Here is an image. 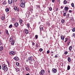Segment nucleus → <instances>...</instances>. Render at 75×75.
<instances>
[{
  "label": "nucleus",
  "mask_w": 75,
  "mask_h": 75,
  "mask_svg": "<svg viewBox=\"0 0 75 75\" xmlns=\"http://www.w3.org/2000/svg\"><path fill=\"white\" fill-rule=\"evenodd\" d=\"M9 55H14L16 54V52L14 51H11L9 52Z\"/></svg>",
  "instance_id": "obj_2"
},
{
  "label": "nucleus",
  "mask_w": 75,
  "mask_h": 75,
  "mask_svg": "<svg viewBox=\"0 0 75 75\" xmlns=\"http://www.w3.org/2000/svg\"><path fill=\"white\" fill-rule=\"evenodd\" d=\"M25 68L26 70V71H29V69H30L27 66L25 67Z\"/></svg>",
  "instance_id": "obj_14"
},
{
  "label": "nucleus",
  "mask_w": 75,
  "mask_h": 75,
  "mask_svg": "<svg viewBox=\"0 0 75 75\" xmlns=\"http://www.w3.org/2000/svg\"><path fill=\"white\" fill-rule=\"evenodd\" d=\"M48 72H49V73H50V70H49L48 71Z\"/></svg>",
  "instance_id": "obj_62"
},
{
  "label": "nucleus",
  "mask_w": 75,
  "mask_h": 75,
  "mask_svg": "<svg viewBox=\"0 0 75 75\" xmlns=\"http://www.w3.org/2000/svg\"><path fill=\"white\" fill-rule=\"evenodd\" d=\"M35 38L36 39H37L38 38V35H35Z\"/></svg>",
  "instance_id": "obj_42"
},
{
  "label": "nucleus",
  "mask_w": 75,
  "mask_h": 75,
  "mask_svg": "<svg viewBox=\"0 0 75 75\" xmlns=\"http://www.w3.org/2000/svg\"><path fill=\"white\" fill-rule=\"evenodd\" d=\"M67 54H68V52L65 51L64 52V54H65V55H67Z\"/></svg>",
  "instance_id": "obj_45"
},
{
  "label": "nucleus",
  "mask_w": 75,
  "mask_h": 75,
  "mask_svg": "<svg viewBox=\"0 0 75 75\" xmlns=\"http://www.w3.org/2000/svg\"><path fill=\"white\" fill-rule=\"evenodd\" d=\"M6 34H7L8 35L9 34L8 33V30H6Z\"/></svg>",
  "instance_id": "obj_38"
},
{
  "label": "nucleus",
  "mask_w": 75,
  "mask_h": 75,
  "mask_svg": "<svg viewBox=\"0 0 75 75\" xmlns=\"http://www.w3.org/2000/svg\"><path fill=\"white\" fill-rule=\"evenodd\" d=\"M15 69L16 70V72H17V71H20V69L18 68H15Z\"/></svg>",
  "instance_id": "obj_20"
},
{
  "label": "nucleus",
  "mask_w": 75,
  "mask_h": 75,
  "mask_svg": "<svg viewBox=\"0 0 75 75\" xmlns=\"http://www.w3.org/2000/svg\"><path fill=\"white\" fill-rule=\"evenodd\" d=\"M26 75H30V74L28 73L27 74H26Z\"/></svg>",
  "instance_id": "obj_60"
},
{
  "label": "nucleus",
  "mask_w": 75,
  "mask_h": 75,
  "mask_svg": "<svg viewBox=\"0 0 75 75\" xmlns=\"http://www.w3.org/2000/svg\"><path fill=\"white\" fill-rule=\"evenodd\" d=\"M71 7H74V4L73 3H72L71 4Z\"/></svg>",
  "instance_id": "obj_34"
},
{
  "label": "nucleus",
  "mask_w": 75,
  "mask_h": 75,
  "mask_svg": "<svg viewBox=\"0 0 75 75\" xmlns=\"http://www.w3.org/2000/svg\"><path fill=\"white\" fill-rule=\"evenodd\" d=\"M58 11V8H57L56 9V11Z\"/></svg>",
  "instance_id": "obj_53"
},
{
  "label": "nucleus",
  "mask_w": 75,
  "mask_h": 75,
  "mask_svg": "<svg viewBox=\"0 0 75 75\" xmlns=\"http://www.w3.org/2000/svg\"><path fill=\"white\" fill-rule=\"evenodd\" d=\"M54 1H55V0H52V3H54Z\"/></svg>",
  "instance_id": "obj_56"
},
{
  "label": "nucleus",
  "mask_w": 75,
  "mask_h": 75,
  "mask_svg": "<svg viewBox=\"0 0 75 75\" xmlns=\"http://www.w3.org/2000/svg\"><path fill=\"white\" fill-rule=\"evenodd\" d=\"M61 38L62 40H64V36L63 35H62L61 37Z\"/></svg>",
  "instance_id": "obj_26"
},
{
  "label": "nucleus",
  "mask_w": 75,
  "mask_h": 75,
  "mask_svg": "<svg viewBox=\"0 0 75 75\" xmlns=\"http://www.w3.org/2000/svg\"><path fill=\"white\" fill-rule=\"evenodd\" d=\"M49 10L50 11H52V8L51 7H50L49 8Z\"/></svg>",
  "instance_id": "obj_44"
},
{
  "label": "nucleus",
  "mask_w": 75,
  "mask_h": 75,
  "mask_svg": "<svg viewBox=\"0 0 75 75\" xmlns=\"http://www.w3.org/2000/svg\"><path fill=\"white\" fill-rule=\"evenodd\" d=\"M8 67H10V64L9 63H8Z\"/></svg>",
  "instance_id": "obj_50"
},
{
  "label": "nucleus",
  "mask_w": 75,
  "mask_h": 75,
  "mask_svg": "<svg viewBox=\"0 0 75 75\" xmlns=\"http://www.w3.org/2000/svg\"><path fill=\"white\" fill-rule=\"evenodd\" d=\"M8 4H11V3H12V2H13V0H8Z\"/></svg>",
  "instance_id": "obj_15"
},
{
  "label": "nucleus",
  "mask_w": 75,
  "mask_h": 75,
  "mask_svg": "<svg viewBox=\"0 0 75 75\" xmlns=\"http://www.w3.org/2000/svg\"><path fill=\"white\" fill-rule=\"evenodd\" d=\"M72 48V46H70L69 48V50H71Z\"/></svg>",
  "instance_id": "obj_35"
},
{
  "label": "nucleus",
  "mask_w": 75,
  "mask_h": 75,
  "mask_svg": "<svg viewBox=\"0 0 75 75\" xmlns=\"http://www.w3.org/2000/svg\"><path fill=\"white\" fill-rule=\"evenodd\" d=\"M40 73L41 74H44L45 73V71L44 70H42L41 71Z\"/></svg>",
  "instance_id": "obj_16"
},
{
  "label": "nucleus",
  "mask_w": 75,
  "mask_h": 75,
  "mask_svg": "<svg viewBox=\"0 0 75 75\" xmlns=\"http://www.w3.org/2000/svg\"><path fill=\"white\" fill-rule=\"evenodd\" d=\"M70 40L69 39H68V38H65V40L64 41L65 42H66L67 41H68V40Z\"/></svg>",
  "instance_id": "obj_23"
},
{
  "label": "nucleus",
  "mask_w": 75,
  "mask_h": 75,
  "mask_svg": "<svg viewBox=\"0 0 75 75\" xmlns=\"http://www.w3.org/2000/svg\"><path fill=\"white\" fill-rule=\"evenodd\" d=\"M52 72L53 73H56L57 72V70L55 69H52Z\"/></svg>",
  "instance_id": "obj_6"
},
{
  "label": "nucleus",
  "mask_w": 75,
  "mask_h": 75,
  "mask_svg": "<svg viewBox=\"0 0 75 75\" xmlns=\"http://www.w3.org/2000/svg\"><path fill=\"white\" fill-rule=\"evenodd\" d=\"M2 70L5 71H7V70H8V68L7 67V66L5 64H2Z\"/></svg>",
  "instance_id": "obj_1"
},
{
  "label": "nucleus",
  "mask_w": 75,
  "mask_h": 75,
  "mask_svg": "<svg viewBox=\"0 0 75 75\" xmlns=\"http://www.w3.org/2000/svg\"><path fill=\"white\" fill-rule=\"evenodd\" d=\"M13 41V39H10V42H11L12 41Z\"/></svg>",
  "instance_id": "obj_51"
},
{
  "label": "nucleus",
  "mask_w": 75,
  "mask_h": 75,
  "mask_svg": "<svg viewBox=\"0 0 75 75\" xmlns=\"http://www.w3.org/2000/svg\"><path fill=\"white\" fill-rule=\"evenodd\" d=\"M67 60L68 62H71V57H68Z\"/></svg>",
  "instance_id": "obj_8"
},
{
  "label": "nucleus",
  "mask_w": 75,
  "mask_h": 75,
  "mask_svg": "<svg viewBox=\"0 0 75 75\" xmlns=\"http://www.w3.org/2000/svg\"><path fill=\"white\" fill-rule=\"evenodd\" d=\"M73 37H75V33H73Z\"/></svg>",
  "instance_id": "obj_54"
},
{
  "label": "nucleus",
  "mask_w": 75,
  "mask_h": 75,
  "mask_svg": "<svg viewBox=\"0 0 75 75\" xmlns=\"http://www.w3.org/2000/svg\"><path fill=\"white\" fill-rule=\"evenodd\" d=\"M63 16H67V13H64Z\"/></svg>",
  "instance_id": "obj_39"
},
{
  "label": "nucleus",
  "mask_w": 75,
  "mask_h": 75,
  "mask_svg": "<svg viewBox=\"0 0 75 75\" xmlns=\"http://www.w3.org/2000/svg\"><path fill=\"white\" fill-rule=\"evenodd\" d=\"M64 4H66L67 3V1L66 0H64L63 1Z\"/></svg>",
  "instance_id": "obj_19"
},
{
  "label": "nucleus",
  "mask_w": 75,
  "mask_h": 75,
  "mask_svg": "<svg viewBox=\"0 0 75 75\" xmlns=\"http://www.w3.org/2000/svg\"><path fill=\"white\" fill-rule=\"evenodd\" d=\"M72 31L73 32H75V28H74L72 29Z\"/></svg>",
  "instance_id": "obj_37"
},
{
  "label": "nucleus",
  "mask_w": 75,
  "mask_h": 75,
  "mask_svg": "<svg viewBox=\"0 0 75 75\" xmlns=\"http://www.w3.org/2000/svg\"><path fill=\"white\" fill-rule=\"evenodd\" d=\"M36 6L37 8H40V5H36Z\"/></svg>",
  "instance_id": "obj_33"
},
{
  "label": "nucleus",
  "mask_w": 75,
  "mask_h": 75,
  "mask_svg": "<svg viewBox=\"0 0 75 75\" xmlns=\"http://www.w3.org/2000/svg\"><path fill=\"white\" fill-rule=\"evenodd\" d=\"M6 4H7V3L6 1H4L2 3V4H3V5H6Z\"/></svg>",
  "instance_id": "obj_24"
},
{
  "label": "nucleus",
  "mask_w": 75,
  "mask_h": 75,
  "mask_svg": "<svg viewBox=\"0 0 75 75\" xmlns=\"http://www.w3.org/2000/svg\"><path fill=\"white\" fill-rule=\"evenodd\" d=\"M61 9H62V8H63V6H61Z\"/></svg>",
  "instance_id": "obj_58"
},
{
  "label": "nucleus",
  "mask_w": 75,
  "mask_h": 75,
  "mask_svg": "<svg viewBox=\"0 0 75 75\" xmlns=\"http://www.w3.org/2000/svg\"><path fill=\"white\" fill-rule=\"evenodd\" d=\"M20 24L21 26H23V23H20Z\"/></svg>",
  "instance_id": "obj_52"
},
{
  "label": "nucleus",
  "mask_w": 75,
  "mask_h": 75,
  "mask_svg": "<svg viewBox=\"0 0 75 75\" xmlns=\"http://www.w3.org/2000/svg\"><path fill=\"white\" fill-rule=\"evenodd\" d=\"M19 21L20 22V24H21L23 23V20L20 19L19 20Z\"/></svg>",
  "instance_id": "obj_17"
},
{
  "label": "nucleus",
  "mask_w": 75,
  "mask_h": 75,
  "mask_svg": "<svg viewBox=\"0 0 75 75\" xmlns=\"http://www.w3.org/2000/svg\"><path fill=\"white\" fill-rule=\"evenodd\" d=\"M36 17H37V16H38V15H37V13L36 14Z\"/></svg>",
  "instance_id": "obj_61"
},
{
  "label": "nucleus",
  "mask_w": 75,
  "mask_h": 75,
  "mask_svg": "<svg viewBox=\"0 0 75 75\" xmlns=\"http://www.w3.org/2000/svg\"><path fill=\"white\" fill-rule=\"evenodd\" d=\"M25 4H20V6L22 8H24V7H25Z\"/></svg>",
  "instance_id": "obj_5"
},
{
  "label": "nucleus",
  "mask_w": 75,
  "mask_h": 75,
  "mask_svg": "<svg viewBox=\"0 0 75 75\" xmlns=\"http://www.w3.org/2000/svg\"><path fill=\"white\" fill-rule=\"evenodd\" d=\"M61 22L62 23H64V22H65V20H64V19H62L61 20Z\"/></svg>",
  "instance_id": "obj_29"
},
{
  "label": "nucleus",
  "mask_w": 75,
  "mask_h": 75,
  "mask_svg": "<svg viewBox=\"0 0 75 75\" xmlns=\"http://www.w3.org/2000/svg\"><path fill=\"white\" fill-rule=\"evenodd\" d=\"M27 25L28 28H29V27H30V25L29 23H27Z\"/></svg>",
  "instance_id": "obj_36"
},
{
  "label": "nucleus",
  "mask_w": 75,
  "mask_h": 75,
  "mask_svg": "<svg viewBox=\"0 0 75 75\" xmlns=\"http://www.w3.org/2000/svg\"><path fill=\"white\" fill-rule=\"evenodd\" d=\"M20 4H25V0H21V1Z\"/></svg>",
  "instance_id": "obj_7"
},
{
  "label": "nucleus",
  "mask_w": 75,
  "mask_h": 75,
  "mask_svg": "<svg viewBox=\"0 0 75 75\" xmlns=\"http://www.w3.org/2000/svg\"><path fill=\"white\" fill-rule=\"evenodd\" d=\"M69 12L70 13H72V11L71 10H70L69 11Z\"/></svg>",
  "instance_id": "obj_47"
},
{
  "label": "nucleus",
  "mask_w": 75,
  "mask_h": 75,
  "mask_svg": "<svg viewBox=\"0 0 75 75\" xmlns=\"http://www.w3.org/2000/svg\"><path fill=\"white\" fill-rule=\"evenodd\" d=\"M70 66L69 65L67 66V70H69L70 69Z\"/></svg>",
  "instance_id": "obj_31"
},
{
  "label": "nucleus",
  "mask_w": 75,
  "mask_h": 75,
  "mask_svg": "<svg viewBox=\"0 0 75 75\" xmlns=\"http://www.w3.org/2000/svg\"><path fill=\"white\" fill-rule=\"evenodd\" d=\"M25 32L26 34H28V33L29 32V31H28L27 29H25Z\"/></svg>",
  "instance_id": "obj_12"
},
{
  "label": "nucleus",
  "mask_w": 75,
  "mask_h": 75,
  "mask_svg": "<svg viewBox=\"0 0 75 75\" xmlns=\"http://www.w3.org/2000/svg\"><path fill=\"white\" fill-rule=\"evenodd\" d=\"M1 19L2 20H4L5 19V16H2L1 18Z\"/></svg>",
  "instance_id": "obj_25"
},
{
  "label": "nucleus",
  "mask_w": 75,
  "mask_h": 75,
  "mask_svg": "<svg viewBox=\"0 0 75 75\" xmlns=\"http://www.w3.org/2000/svg\"><path fill=\"white\" fill-rule=\"evenodd\" d=\"M3 50V46L1 47H0V50L1 51Z\"/></svg>",
  "instance_id": "obj_27"
},
{
  "label": "nucleus",
  "mask_w": 75,
  "mask_h": 75,
  "mask_svg": "<svg viewBox=\"0 0 75 75\" xmlns=\"http://www.w3.org/2000/svg\"><path fill=\"white\" fill-rule=\"evenodd\" d=\"M13 59H14L16 61H18L19 60V58L17 57H14L13 58Z\"/></svg>",
  "instance_id": "obj_9"
},
{
  "label": "nucleus",
  "mask_w": 75,
  "mask_h": 75,
  "mask_svg": "<svg viewBox=\"0 0 75 75\" xmlns=\"http://www.w3.org/2000/svg\"><path fill=\"white\" fill-rule=\"evenodd\" d=\"M13 27V25L12 24H11L9 26V28H11Z\"/></svg>",
  "instance_id": "obj_30"
},
{
  "label": "nucleus",
  "mask_w": 75,
  "mask_h": 75,
  "mask_svg": "<svg viewBox=\"0 0 75 75\" xmlns=\"http://www.w3.org/2000/svg\"><path fill=\"white\" fill-rule=\"evenodd\" d=\"M67 16H68V17H69V14H67Z\"/></svg>",
  "instance_id": "obj_63"
},
{
  "label": "nucleus",
  "mask_w": 75,
  "mask_h": 75,
  "mask_svg": "<svg viewBox=\"0 0 75 75\" xmlns=\"http://www.w3.org/2000/svg\"><path fill=\"white\" fill-rule=\"evenodd\" d=\"M64 11L66 12V13H67V11H68V9H69V8L67 7H65L64 8Z\"/></svg>",
  "instance_id": "obj_4"
},
{
  "label": "nucleus",
  "mask_w": 75,
  "mask_h": 75,
  "mask_svg": "<svg viewBox=\"0 0 75 75\" xmlns=\"http://www.w3.org/2000/svg\"><path fill=\"white\" fill-rule=\"evenodd\" d=\"M1 44H2V42L1 41V40H0V45H1Z\"/></svg>",
  "instance_id": "obj_49"
},
{
  "label": "nucleus",
  "mask_w": 75,
  "mask_h": 75,
  "mask_svg": "<svg viewBox=\"0 0 75 75\" xmlns=\"http://www.w3.org/2000/svg\"><path fill=\"white\" fill-rule=\"evenodd\" d=\"M14 25H15V27H17L19 25V24H18V23L17 22L16 23H15Z\"/></svg>",
  "instance_id": "obj_11"
},
{
  "label": "nucleus",
  "mask_w": 75,
  "mask_h": 75,
  "mask_svg": "<svg viewBox=\"0 0 75 75\" xmlns=\"http://www.w3.org/2000/svg\"><path fill=\"white\" fill-rule=\"evenodd\" d=\"M71 42V40H69L68 41H67V44L68 45V46H69V44H70V42Z\"/></svg>",
  "instance_id": "obj_13"
},
{
  "label": "nucleus",
  "mask_w": 75,
  "mask_h": 75,
  "mask_svg": "<svg viewBox=\"0 0 75 75\" xmlns=\"http://www.w3.org/2000/svg\"><path fill=\"white\" fill-rule=\"evenodd\" d=\"M14 10H17L18 11H19V9H20V7L17 8V6H15L14 7Z\"/></svg>",
  "instance_id": "obj_3"
},
{
  "label": "nucleus",
  "mask_w": 75,
  "mask_h": 75,
  "mask_svg": "<svg viewBox=\"0 0 75 75\" xmlns=\"http://www.w3.org/2000/svg\"><path fill=\"white\" fill-rule=\"evenodd\" d=\"M33 8H31V7H30V11L32 12L33 11Z\"/></svg>",
  "instance_id": "obj_22"
},
{
  "label": "nucleus",
  "mask_w": 75,
  "mask_h": 75,
  "mask_svg": "<svg viewBox=\"0 0 75 75\" xmlns=\"http://www.w3.org/2000/svg\"><path fill=\"white\" fill-rule=\"evenodd\" d=\"M36 46H37V47H39V46H40V44H39V43H38L36 44Z\"/></svg>",
  "instance_id": "obj_32"
},
{
  "label": "nucleus",
  "mask_w": 75,
  "mask_h": 75,
  "mask_svg": "<svg viewBox=\"0 0 75 75\" xmlns=\"http://www.w3.org/2000/svg\"><path fill=\"white\" fill-rule=\"evenodd\" d=\"M35 45V43H34V42H33L32 43V45L33 46H34V45Z\"/></svg>",
  "instance_id": "obj_46"
},
{
  "label": "nucleus",
  "mask_w": 75,
  "mask_h": 75,
  "mask_svg": "<svg viewBox=\"0 0 75 75\" xmlns=\"http://www.w3.org/2000/svg\"><path fill=\"white\" fill-rule=\"evenodd\" d=\"M54 57L56 58H58V55H57V54H56L55 56Z\"/></svg>",
  "instance_id": "obj_43"
},
{
  "label": "nucleus",
  "mask_w": 75,
  "mask_h": 75,
  "mask_svg": "<svg viewBox=\"0 0 75 75\" xmlns=\"http://www.w3.org/2000/svg\"><path fill=\"white\" fill-rule=\"evenodd\" d=\"M11 42V44H12V45H14V44L15 42L14 41V40L12 41Z\"/></svg>",
  "instance_id": "obj_28"
},
{
  "label": "nucleus",
  "mask_w": 75,
  "mask_h": 75,
  "mask_svg": "<svg viewBox=\"0 0 75 75\" xmlns=\"http://www.w3.org/2000/svg\"><path fill=\"white\" fill-rule=\"evenodd\" d=\"M16 64L17 67H20V64H19V63L16 62Z\"/></svg>",
  "instance_id": "obj_21"
},
{
  "label": "nucleus",
  "mask_w": 75,
  "mask_h": 75,
  "mask_svg": "<svg viewBox=\"0 0 75 75\" xmlns=\"http://www.w3.org/2000/svg\"><path fill=\"white\" fill-rule=\"evenodd\" d=\"M43 50V49L42 48H40L39 49V51H40V52H41V51H42V50Z\"/></svg>",
  "instance_id": "obj_41"
},
{
  "label": "nucleus",
  "mask_w": 75,
  "mask_h": 75,
  "mask_svg": "<svg viewBox=\"0 0 75 75\" xmlns=\"http://www.w3.org/2000/svg\"><path fill=\"white\" fill-rule=\"evenodd\" d=\"M40 31H43V28L41 27L40 28Z\"/></svg>",
  "instance_id": "obj_40"
},
{
  "label": "nucleus",
  "mask_w": 75,
  "mask_h": 75,
  "mask_svg": "<svg viewBox=\"0 0 75 75\" xmlns=\"http://www.w3.org/2000/svg\"><path fill=\"white\" fill-rule=\"evenodd\" d=\"M47 54H49V53H50V50H48L47 51Z\"/></svg>",
  "instance_id": "obj_48"
},
{
  "label": "nucleus",
  "mask_w": 75,
  "mask_h": 75,
  "mask_svg": "<svg viewBox=\"0 0 75 75\" xmlns=\"http://www.w3.org/2000/svg\"><path fill=\"white\" fill-rule=\"evenodd\" d=\"M13 39V38L11 37L10 40H12Z\"/></svg>",
  "instance_id": "obj_57"
},
{
  "label": "nucleus",
  "mask_w": 75,
  "mask_h": 75,
  "mask_svg": "<svg viewBox=\"0 0 75 75\" xmlns=\"http://www.w3.org/2000/svg\"><path fill=\"white\" fill-rule=\"evenodd\" d=\"M13 1L14 2H15V3H16V2L17 1V0H14Z\"/></svg>",
  "instance_id": "obj_55"
},
{
  "label": "nucleus",
  "mask_w": 75,
  "mask_h": 75,
  "mask_svg": "<svg viewBox=\"0 0 75 75\" xmlns=\"http://www.w3.org/2000/svg\"><path fill=\"white\" fill-rule=\"evenodd\" d=\"M0 34H1V32L0 31Z\"/></svg>",
  "instance_id": "obj_64"
},
{
  "label": "nucleus",
  "mask_w": 75,
  "mask_h": 75,
  "mask_svg": "<svg viewBox=\"0 0 75 75\" xmlns=\"http://www.w3.org/2000/svg\"><path fill=\"white\" fill-rule=\"evenodd\" d=\"M28 59L32 62H33V60H34V59L31 58V57L28 58Z\"/></svg>",
  "instance_id": "obj_10"
},
{
  "label": "nucleus",
  "mask_w": 75,
  "mask_h": 75,
  "mask_svg": "<svg viewBox=\"0 0 75 75\" xmlns=\"http://www.w3.org/2000/svg\"><path fill=\"white\" fill-rule=\"evenodd\" d=\"M9 8H7L5 9V11L6 12H8L9 11Z\"/></svg>",
  "instance_id": "obj_18"
},
{
  "label": "nucleus",
  "mask_w": 75,
  "mask_h": 75,
  "mask_svg": "<svg viewBox=\"0 0 75 75\" xmlns=\"http://www.w3.org/2000/svg\"><path fill=\"white\" fill-rule=\"evenodd\" d=\"M1 69V65H0V69Z\"/></svg>",
  "instance_id": "obj_59"
}]
</instances>
